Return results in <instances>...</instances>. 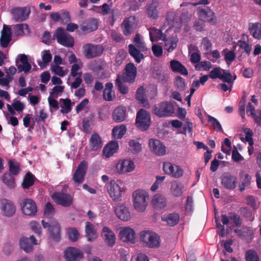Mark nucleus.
<instances>
[{
  "label": "nucleus",
  "mask_w": 261,
  "mask_h": 261,
  "mask_svg": "<svg viewBox=\"0 0 261 261\" xmlns=\"http://www.w3.org/2000/svg\"><path fill=\"white\" fill-rule=\"evenodd\" d=\"M133 197L134 208L139 212H144L148 205V193L143 190H138L134 192Z\"/></svg>",
  "instance_id": "3"
},
{
  "label": "nucleus",
  "mask_w": 261,
  "mask_h": 261,
  "mask_svg": "<svg viewBox=\"0 0 261 261\" xmlns=\"http://www.w3.org/2000/svg\"><path fill=\"white\" fill-rule=\"evenodd\" d=\"M11 13L15 22H22L29 18L31 9L28 7H14L11 9Z\"/></svg>",
  "instance_id": "12"
},
{
  "label": "nucleus",
  "mask_w": 261,
  "mask_h": 261,
  "mask_svg": "<svg viewBox=\"0 0 261 261\" xmlns=\"http://www.w3.org/2000/svg\"><path fill=\"white\" fill-rule=\"evenodd\" d=\"M135 167L134 163L129 160H124L120 161L116 166L117 172L119 174H124L131 172L134 170Z\"/></svg>",
  "instance_id": "23"
},
{
  "label": "nucleus",
  "mask_w": 261,
  "mask_h": 261,
  "mask_svg": "<svg viewBox=\"0 0 261 261\" xmlns=\"http://www.w3.org/2000/svg\"><path fill=\"white\" fill-rule=\"evenodd\" d=\"M134 42L139 49L134 44H130L128 45V52L129 55L134 58L135 61L137 63H140L144 58L143 54L141 53L140 51H146L147 50V48L145 42L141 39V35L139 33L135 35Z\"/></svg>",
  "instance_id": "1"
},
{
  "label": "nucleus",
  "mask_w": 261,
  "mask_h": 261,
  "mask_svg": "<svg viewBox=\"0 0 261 261\" xmlns=\"http://www.w3.org/2000/svg\"><path fill=\"white\" fill-rule=\"evenodd\" d=\"M2 211L5 216L11 217L15 214L16 207L11 201L3 199L2 201Z\"/></svg>",
  "instance_id": "26"
},
{
  "label": "nucleus",
  "mask_w": 261,
  "mask_h": 261,
  "mask_svg": "<svg viewBox=\"0 0 261 261\" xmlns=\"http://www.w3.org/2000/svg\"><path fill=\"white\" fill-rule=\"evenodd\" d=\"M184 186L181 182L174 181L171 184V191L174 196L178 197L183 193Z\"/></svg>",
  "instance_id": "44"
},
{
  "label": "nucleus",
  "mask_w": 261,
  "mask_h": 261,
  "mask_svg": "<svg viewBox=\"0 0 261 261\" xmlns=\"http://www.w3.org/2000/svg\"><path fill=\"white\" fill-rule=\"evenodd\" d=\"M11 173H5L2 176L3 183L7 186L9 189H14L16 187L15 178Z\"/></svg>",
  "instance_id": "43"
},
{
  "label": "nucleus",
  "mask_w": 261,
  "mask_h": 261,
  "mask_svg": "<svg viewBox=\"0 0 261 261\" xmlns=\"http://www.w3.org/2000/svg\"><path fill=\"white\" fill-rule=\"evenodd\" d=\"M248 30L253 38L261 40V23L260 22L249 23Z\"/></svg>",
  "instance_id": "34"
},
{
  "label": "nucleus",
  "mask_w": 261,
  "mask_h": 261,
  "mask_svg": "<svg viewBox=\"0 0 261 261\" xmlns=\"http://www.w3.org/2000/svg\"><path fill=\"white\" fill-rule=\"evenodd\" d=\"M174 84L176 87L180 91H184L185 89L186 84L184 78L180 76H177L175 77Z\"/></svg>",
  "instance_id": "56"
},
{
  "label": "nucleus",
  "mask_w": 261,
  "mask_h": 261,
  "mask_svg": "<svg viewBox=\"0 0 261 261\" xmlns=\"http://www.w3.org/2000/svg\"><path fill=\"white\" fill-rule=\"evenodd\" d=\"M51 59L52 56L50 51L49 50H44L42 55L43 61H37L38 64L41 68H43L45 67V64H48L51 61Z\"/></svg>",
  "instance_id": "49"
},
{
  "label": "nucleus",
  "mask_w": 261,
  "mask_h": 261,
  "mask_svg": "<svg viewBox=\"0 0 261 261\" xmlns=\"http://www.w3.org/2000/svg\"><path fill=\"white\" fill-rule=\"evenodd\" d=\"M89 69L93 72H98L101 70L103 68L101 65H98V62L95 60L91 61L88 65Z\"/></svg>",
  "instance_id": "64"
},
{
  "label": "nucleus",
  "mask_w": 261,
  "mask_h": 261,
  "mask_svg": "<svg viewBox=\"0 0 261 261\" xmlns=\"http://www.w3.org/2000/svg\"><path fill=\"white\" fill-rule=\"evenodd\" d=\"M64 256L67 261H80L84 257L83 253L74 247H68L64 252Z\"/></svg>",
  "instance_id": "21"
},
{
  "label": "nucleus",
  "mask_w": 261,
  "mask_h": 261,
  "mask_svg": "<svg viewBox=\"0 0 261 261\" xmlns=\"http://www.w3.org/2000/svg\"><path fill=\"white\" fill-rule=\"evenodd\" d=\"M245 258L246 261H259L257 253L252 249L249 250L246 252Z\"/></svg>",
  "instance_id": "55"
},
{
  "label": "nucleus",
  "mask_w": 261,
  "mask_h": 261,
  "mask_svg": "<svg viewBox=\"0 0 261 261\" xmlns=\"http://www.w3.org/2000/svg\"><path fill=\"white\" fill-rule=\"evenodd\" d=\"M198 16L201 20L204 22H208L211 24H215L217 22L215 13L208 7L199 10L198 11Z\"/></svg>",
  "instance_id": "17"
},
{
  "label": "nucleus",
  "mask_w": 261,
  "mask_h": 261,
  "mask_svg": "<svg viewBox=\"0 0 261 261\" xmlns=\"http://www.w3.org/2000/svg\"><path fill=\"white\" fill-rule=\"evenodd\" d=\"M98 25L97 19L92 18L84 20L80 25V27L83 32H91L96 30Z\"/></svg>",
  "instance_id": "27"
},
{
  "label": "nucleus",
  "mask_w": 261,
  "mask_h": 261,
  "mask_svg": "<svg viewBox=\"0 0 261 261\" xmlns=\"http://www.w3.org/2000/svg\"><path fill=\"white\" fill-rule=\"evenodd\" d=\"M126 82L123 81L122 75L118 74L116 79L115 85L118 87V90L123 94L128 93V88L125 84Z\"/></svg>",
  "instance_id": "45"
},
{
  "label": "nucleus",
  "mask_w": 261,
  "mask_h": 261,
  "mask_svg": "<svg viewBox=\"0 0 261 261\" xmlns=\"http://www.w3.org/2000/svg\"><path fill=\"white\" fill-rule=\"evenodd\" d=\"M221 74V69L219 67H215L209 73V77L212 79L218 78L220 79Z\"/></svg>",
  "instance_id": "63"
},
{
  "label": "nucleus",
  "mask_w": 261,
  "mask_h": 261,
  "mask_svg": "<svg viewBox=\"0 0 261 261\" xmlns=\"http://www.w3.org/2000/svg\"><path fill=\"white\" fill-rule=\"evenodd\" d=\"M207 121L212 124L214 129L216 132H223V129L221 124L218 120L215 117L208 115Z\"/></svg>",
  "instance_id": "51"
},
{
  "label": "nucleus",
  "mask_w": 261,
  "mask_h": 261,
  "mask_svg": "<svg viewBox=\"0 0 261 261\" xmlns=\"http://www.w3.org/2000/svg\"><path fill=\"white\" fill-rule=\"evenodd\" d=\"M67 233L69 240L72 242L76 241L80 237L77 229H68Z\"/></svg>",
  "instance_id": "61"
},
{
  "label": "nucleus",
  "mask_w": 261,
  "mask_h": 261,
  "mask_svg": "<svg viewBox=\"0 0 261 261\" xmlns=\"http://www.w3.org/2000/svg\"><path fill=\"white\" fill-rule=\"evenodd\" d=\"M117 141H111L103 149V154L106 158H109L117 152L118 148Z\"/></svg>",
  "instance_id": "36"
},
{
  "label": "nucleus",
  "mask_w": 261,
  "mask_h": 261,
  "mask_svg": "<svg viewBox=\"0 0 261 261\" xmlns=\"http://www.w3.org/2000/svg\"><path fill=\"white\" fill-rule=\"evenodd\" d=\"M163 169L165 174L174 178H179L184 173V171L180 166L168 162L164 163Z\"/></svg>",
  "instance_id": "13"
},
{
  "label": "nucleus",
  "mask_w": 261,
  "mask_h": 261,
  "mask_svg": "<svg viewBox=\"0 0 261 261\" xmlns=\"http://www.w3.org/2000/svg\"><path fill=\"white\" fill-rule=\"evenodd\" d=\"M113 85L112 83H108L106 84L105 89L103 91V98L107 101H111L115 97V95L112 94V88Z\"/></svg>",
  "instance_id": "47"
},
{
  "label": "nucleus",
  "mask_w": 261,
  "mask_h": 261,
  "mask_svg": "<svg viewBox=\"0 0 261 261\" xmlns=\"http://www.w3.org/2000/svg\"><path fill=\"white\" fill-rule=\"evenodd\" d=\"M234 232L241 239L247 243H250L254 237L253 229H234Z\"/></svg>",
  "instance_id": "31"
},
{
  "label": "nucleus",
  "mask_w": 261,
  "mask_h": 261,
  "mask_svg": "<svg viewBox=\"0 0 261 261\" xmlns=\"http://www.w3.org/2000/svg\"><path fill=\"white\" fill-rule=\"evenodd\" d=\"M151 204L153 207L158 210H162L167 205L166 199L163 195L156 194L151 200Z\"/></svg>",
  "instance_id": "32"
},
{
  "label": "nucleus",
  "mask_w": 261,
  "mask_h": 261,
  "mask_svg": "<svg viewBox=\"0 0 261 261\" xmlns=\"http://www.w3.org/2000/svg\"><path fill=\"white\" fill-rule=\"evenodd\" d=\"M55 208L52 204L49 202H47L45 206L44 215L46 217H50L55 213Z\"/></svg>",
  "instance_id": "57"
},
{
  "label": "nucleus",
  "mask_w": 261,
  "mask_h": 261,
  "mask_svg": "<svg viewBox=\"0 0 261 261\" xmlns=\"http://www.w3.org/2000/svg\"><path fill=\"white\" fill-rule=\"evenodd\" d=\"M88 163L85 161H83L78 165L73 175V180L77 184H81L84 180L87 169Z\"/></svg>",
  "instance_id": "18"
},
{
  "label": "nucleus",
  "mask_w": 261,
  "mask_h": 261,
  "mask_svg": "<svg viewBox=\"0 0 261 261\" xmlns=\"http://www.w3.org/2000/svg\"><path fill=\"white\" fill-rule=\"evenodd\" d=\"M12 40L11 30L10 27L4 24L2 31L0 44L2 47L6 48Z\"/></svg>",
  "instance_id": "25"
},
{
  "label": "nucleus",
  "mask_w": 261,
  "mask_h": 261,
  "mask_svg": "<svg viewBox=\"0 0 261 261\" xmlns=\"http://www.w3.org/2000/svg\"><path fill=\"white\" fill-rule=\"evenodd\" d=\"M19 60L16 59V66L19 73L23 71L25 73H28L31 69L32 66L28 62V58L25 54L19 55Z\"/></svg>",
  "instance_id": "24"
},
{
  "label": "nucleus",
  "mask_w": 261,
  "mask_h": 261,
  "mask_svg": "<svg viewBox=\"0 0 261 261\" xmlns=\"http://www.w3.org/2000/svg\"><path fill=\"white\" fill-rule=\"evenodd\" d=\"M37 241L33 236L30 238L22 237L19 240V247L27 253H30L33 250V245H37Z\"/></svg>",
  "instance_id": "20"
},
{
  "label": "nucleus",
  "mask_w": 261,
  "mask_h": 261,
  "mask_svg": "<svg viewBox=\"0 0 261 261\" xmlns=\"http://www.w3.org/2000/svg\"><path fill=\"white\" fill-rule=\"evenodd\" d=\"M140 241L150 248H156L161 246L160 237L155 232L144 230L140 233Z\"/></svg>",
  "instance_id": "2"
},
{
  "label": "nucleus",
  "mask_w": 261,
  "mask_h": 261,
  "mask_svg": "<svg viewBox=\"0 0 261 261\" xmlns=\"http://www.w3.org/2000/svg\"><path fill=\"white\" fill-rule=\"evenodd\" d=\"M9 170L12 175H17L19 173L20 167L19 164L13 160L9 161Z\"/></svg>",
  "instance_id": "50"
},
{
  "label": "nucleus",
  "mask_w": 261,
  "mask_h": 261,
  "mask_svg": "<svg viewBox=\"0 0 261 261\" xmlns=\"http://www.w3.org/2000/svg\"><path fill=\"white\" fill-rule=\"evenodd\" d=\"M162 220L167 223L169 226H174L176 225L179 220V215L177 213H170L165 215L162 217Z\"/></svg>",
  "instance_id": "40"
},
{
  "label": "nucleus",
  "mask_w": 261,
  "mask_h": 261,
  "mask_svg": "<svg viewBox=\"0 0 261 261\" xmlns=\"http://www.w3.org/2000/svg\"><path fill=\"white\" fill-rule=\"evenodd\" d=\"M150 150L158 156H162L166 153V146L161 141L151 138L148 142Z\"/></svg>",
  "instance_id": "16"
},
{
  "label": "nucleus",
  "mask_w": 261,
  "mask_h": 261,
  "mask_svg": "<svg viewBox=\"0 0 261 261\" xmlns=\"http://www.w3.org/2000/svg\"><path fill=\"white\" fill-rule=\"evenodd\" d=\"M86 236L88 241H93L95 240L97 236L96 229H85Z\"/></svg>",
  "instance_id": "60"
},
{
  "label": "nucleus",
  "mask_w": 261,
  "mask_h": 261,
  "mask_svg": "<svg viewBox=\"0 0 261 261\" xmlns=\"http://www.w3.org/2000/svg\"><path fill=\"white\" fill-rule=\"evenodd\" d=\"M150 40L152 42L158 41L159 40H165L166 35L160 29L155 28L149 29Z\"/></svg>",
  "instance_id": "35"
},
{
  "label": "nucleus",
  "mask_w": 261,
  "mask_h": 261,
  "mask_svg": "<svg viewBox=\"0 0 261 261\" xmlns=\"http://www.w3.org/2000/svg\"><path fill=\"white\" fill-rule=\"evenodd\" d=\"M135 236L134 229H121L119 233L120 239L123 242L134 243Z\"/></svg>",
  "instance_id": "37"
},
{
  "label": "nucleus",
  "mask_w": 261,
  "mask_h": 261,
  "mask_svg": "<svg viewBox=\"0 0 261 261\" xmlns=\"http://www.w3.org/2000/svg\"><path fill=\"white\" fill-rule=\"evenodd\" d=\"M44 228H60V225L56 220H52L49 222H45L44 220L41 221Z\"/></svg>",
  "instance_id": "59"
},
{
  "label": "nucleus",
  "mask_w": 261,
  "mask_h": 261,
  "mask_svg": "<svg viewBox=\"0 0 261 261\" xmlns=\"http://www.w3.org/2000/svg\"><path fill=\"white\" fill-rule=\"evenodd\" d=\"M184 19H186L187 21L190 19L187 12L182 13L180 17L179 18L175 12H169L166 14L165 24L169 27V29L178 28L180 27Z\"/></svg>",
  "instance_id": "6"
},
{
  "label": "nucleus",
  "mask_w": 261,
  "mask_h": 261,
  "mask_svg": "<svg viewBox=\"0 0 261 261\" xmlns=\"http://www.w3.org/2000/svg\"><path fill=\"white\" fill-rule=\"evenodd\" d=\"M244 133H245V140L248 142L250 146L252 147L254 143L252 139L253 132L250 128H245L244 129Z\"/></svg>",
  "instance_id": "62"
},
{
  "label": "nucleus",
  "mask_w": 261,
  "mask_h": 261,
  "mask_svg": "<svg viewBox=\"0 0 261 261\" xmlns=\"http://www.w3.org/2000/svg\"><path fill=\"white\" fill-rule=\"evenodd\" d=\"M101 137L97 133L93 134L89 140V147L92 151H96L102 146Z\"/></svg>",
  "instance_id": "30"
},
{
  "label": "nucleus",
  "mask_w": 261,
  "mask_h": 261,
  "mask_svg": "<svg viewBox=\"0 0 261 261\" xmlns=\"http://www.w3.org/2000/svg\"><path fill=\"white\" fill-rule=\"evenodd\" d=\"M158 3L156 1H152L146 6V13L149 17L156 18L158 16V11L157 7Z\"/></svg>",
  "instance_id": "39"
},
{
  "label": "nucleus",
  "mask_w": 261,
  "mask_h": 261,
  "mask_svg": "<svg viewBox=\"0 0 261 261\" xmlns=\"http://www.w3.org/2000/svg\"><path fill=\"white\" fill-rule=\"evenodd\" d=\"M129 147L133 150V153H137L141 151V144L137 141L130 140L128 142Z\"/></svg>",
  "instance_id": "54"
},
{
  "label": "nucleus",
  "mask_w": 261,
  "mask_h": 261,
  "mask_svg": "<svg viewBox=\"0 0 261 261\" xmlns=\"http://www.w3.org/2000/svg\"><path fill=\"white\" fill-rule=\"evenodd\" d=\"M173 105L168 101H163L154 106L152 110L153 114L159 117L172 116L174 113Z\"/></svg>",
  "instance_id": "4"
},
{
  "label": "nucleus",
  "mask_w": 261,
  "mask_h": 261,
  "mask_svg": "<svg viewBox=\"0 0 261 261\" xmlns=\"http://www.w3.org/2000/svg\"><path fill=\"white\" fill-rule=\"evenodd\" d=\"M104 48L102 45L92 43L85 44L82 47L83 54L88 59L100 56Z\"/></svg>",
  "instance_id": "7"
},
{
  "label": "nucleus",
  "mask_w": 261,
  "mask_h": 261,
  "mask_svg": "<svg viewBox=\"0 0 261 261\" xmlns=\"http://www.w3.org/2000/svg\"><path fill=\"white\" fill-rule=\"evenodd\" d=\"M221 221L224 225L230 224L233 227L239 228L242 224V219L240 216L233 212H229L228 215L222 214Z\"/></svg>",
  "instance_id": "11"
},
{
  "label": "nucleus",
  "mask_w": 261,
  "mask_h": 261,
  "mask_svg": "<svg viewBox=\"0 0 261 261\" xmlns=\"http://www.w3.org/2000/svg\"><path fill=\"white\" fill-rule=\"evenodd\" d=\"M22 213L27 216L34 217L36 215L38 210L35 201L31 198H25L20 203Z\"/></svg>",
  "instance_id": "9"
},
{
  "label": "nucleus",
  "mask_w": 261,
  "mask_h": 261,
  "mask_svg": "<svg viewBox=\"0 0 261 261\" xmlns=\"http://www.w3.org/2000/svg\"><path fill=\"white\" fill-rule=\"evenodd\" d=\"M115 212L117 217L123 221H128L130 218L128 208L124 205H117L115 208Z\"/></svg>",
  "instance_id": "28"
},
{
  "label": "nucleus",
  "mask_w": 261,
  "mask_h": 261,
  "mask_svg": "<svg viewBox=\"0 0 261 261\" xmlns=\"http://www.w3.org/2000/svg\"><path fill=\"white\" fill-rule=\"evenodd\" d=\"M101 236L109 246H113L115 243L116 238L114 233L111 229H103Z\"/></svg>",
  "instance_id": "41"
},
{
  "label": "nucleus",
  "mask_w": 261,
  "mask_h": 261,
  "mask_svg": "<svg viewBox=\"0 0 261 261\" xmlns=\"http://www.w3.org/2000/svg\"><path fill=\"white\" fill-rule=\"evenodd\" d=\"M136 98L142 105L143 107L145 108L149 107V104L145 95V90L143 86L140 87L137 89Z\"/></svg>",
  "instance_id": "38"
},
{
  "label": "nucleus",
  "mask_w": 261,
  "mask_h": 261,
  "mask_svg": "<svg viewBox=\"0 0 261 261\" xmlns=\"http://www.w3.org/2000/svg\"><path fill=\"white\" fill-rule=\"evenodd\" d=\"M51 197L56 203L65 207L71 206L73 201L71 195L63 192H55Z\"/></svg>",
  "instance_id": "8"
},
{
  "label": "nucleus",
  "mask_w": 261,
  "mask_h": 261,
  "mask_svg": "<svg viewBox=\"0 0 261 261\" xmlns=\"http://www.w3.org/2000/svg\"><path fill=\"white\" fill-rule=\"evenodd\" d=\"M164 41L165 42V49L168 52L170 53L176 48L178 40L177 37L175 36L167 39L166 38Z\"/></svg>",
  "instance_id": "42"
},
{
  "label": "nucleus",
  "mask_w": 261,
  "mask_h": 261,
  "mask_svg": "<svg viewBox=\"0 0 261 261\" xmlns=\"http://www.w3.org/2000/svg\"><path fill=\"white\" fill-rule=\"evenodd\" d=\"M150 115L146 110L141 109L137 112L136 125L139 129L143 131L147 130L150 126Z\"/></svg>",
  "instance_id": "10"
},
{
  "label": "nucleus",
  "mask_w": 261,
  "mask_h": 261,
  "mask_svg": "<svg viewBox=\"0 0 261 261\" xmlns=\"http://www.w3.org/2000/svg\"><path fill=\"white\" fill-rule=\"evenodd\" d=\"M126 132L125 125H121L120 126H115L112 129V135L115 138L121 139Z\"/></svg>",
  "instance_id": "48"
},
{
  "label": "nucleus",
  "mask_w": 261,
  "mask_h": 261,
  "mask_svg": "<svg viewBox=\"0 0 261 261\" xmlns=\"http://www.w3.org/2000/svg\"><path fill=\"white\" fill-rule=\"evenodd\" d=\"M122 77L124 82L133 83L137 74V68L132 63L126 64L123 70Z\"/></svg>",
  "instance_id": "14"
},
{
  "label": "nucleus",
  "mask_w": 261,
  "mask_h": 261,
  "mask_svg": "<svg viewBox=\"0 0 261 261\" xmlns=\"http://www.w3.org/2000/svg\"><path fill=\"white\" fill-rule=\"evenodd\" d=\"M237 182V177L229 173H224L221 177V184L226 189L233 190L235 189Z\"/></svg>",
  "instance_id": "22"
},
{
  "label": "nucleus",
  "mask_w": 261,
  "mask_h": 261,
  "mask_svg": "<svg viewBox=\"0 0 261 261\" xmlns=\"http://www.w3.org/2000/svg\"><path fill=\"white\" fill-rule=\"evenodd\" d=\"M29 26L26 23L17 24L14 25V33L17 36H22L24 34V30H28Z\"/></svg>",
  "instance_id": "53"
},
{
  "label": "nucleus",
  "mask_w": 261,
  "mask_h": 261,
  "mask_svg": "<svg viewBox=\"0 0 261 261\" xmlns=\"http://www.w3.org/2000/svg\"><path fill=\"white\" fill-rule=\"evenodd\" d=\"M107 190L113 201H120L122 199V190L114 180H111L107 186Z\"/></svg>",
  "instance_id": "15"
},
{
  "label": "nucleus",
  "mask_w": 261,
  "mask_h": 261,
  "mask_svg": "<svg viewBox=\"0 0 261 261\" xmlns=\"http://www.w3.org/2000/svg\"><path fill=\"white\" fill-rule=\"evenodd\" d=\"M170 66L173 72L179 73L184 75L188 74L186 68L178 61L172 60L170 62Z\"/></svg>",
  "instance_id": "33"
},
{
  "label": "nucleus",
  "mask_w": 261,
  "mask_h": 261,
  "mask_svg": "<svg viewBox=\"0 0 261 261\" xmlns=\"http://www.w3.org/2000/svg\"><path fill=\"white\" fill-rule=\"evenodd\" d=\"M212 67V64L207 61H202L199 64L195 65V69L197 70H201L202 68L205 71L209 70Z\"/></svg>",
  "instance_id": "58"
},
{
  "label": "nucleus",
  "mask_w": 261,
  "mask_h": 261,
  "mask_svg": "<svg viewBox=\"0 0 261 261\" xmlns=\"http://www.w3.org/2000/svg\"><path fill=\"white\" fill-rule=\"evenodd\" d=\"M137 25L136 18L134 16H130L123 20L122 24L123 33L124 35L128 36L136 29Z\"/></svg>",
  "instance_id": "19"
},
{
  "label": "nucleus",
  "mask_w": 261,
  "mask_h": 261,
  "mask_svg": "<svg viewBox=\"0 0 261 261\" xmlns=\"http://www.w3.org/2000/svg\"><path fill=\"white\" fill-rule=\"evenodd\" d=\"M61 101H63L64 107L61 106L62 109L61 110V113L63 114H67L69 113L72 109L71 108V100L69 98L62 99L61 98L60 99Z\"/></svg>",
  "instance_id": "52"
},
{
  "label": "nucleus",
  "mask_w": 261,
  "mask_h": 261,
  "mask_svg": "<svg viewBox=\"0 0 261 261\" xmlns=\"http://www.w3.org/2000/svg\"><path fill=\"white\" fill-rule=\"evenodd\" d=\"M126 109L123 106H119L116 108L113 112L112 117L116 122H121L126 118Z\"/></svg>",
  "instance_id": "29"
},
{
  "label": "nucleus",
  "mask_w": 261,
  "mask_h": 261,
  "mask_svg": "<svg viewBox=\"0 0 261 261\" xmlns=\"http://www.w3.org/2000/svg\"><path fill=\"white\" fill-rule=\"evenodd\" d=\"M35 176L30 172H28L25 175L22 187L23 189H29L30 187L32 186L35 181Z\"/></svg>",
  "instance_id": "46"
},
{
  "label": "nucleus",
  "mask_w": 261,
  "mask_h": 261,
  "mask_svg": "<svg viewBox=\"0 0 261 261\" xmlns=\"http://www.w3.org/2000/svg\"><path fill=\"white\" fill-rule=\"evenodd\" d=\"M54 37L55 38L57 42L61 45L68 47H72L74 45V40L69 33L66 32L65 30L61 28H58L54 34Z\"/></svg>",
  "instance_id": "5"
}]
</instances>
